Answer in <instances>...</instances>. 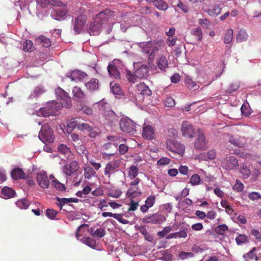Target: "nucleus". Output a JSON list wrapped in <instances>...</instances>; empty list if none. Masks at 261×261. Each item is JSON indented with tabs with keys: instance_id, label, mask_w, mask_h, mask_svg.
Masks as SVG:
<instances>
[{
	"instance_id": "obj_62",
	"label": "nucleus",
	"mask_w": 261,
	"mask_h": 261,
	"mask_svg": "<svg viewBox=\"0 0 261 261\" xmlns=\"http://www.w3.org/2000/svg\"><path fill=\"white\" fill-rule=\"evenodd\" d=\"M228 228L225 224L219 225L216 227V231L220 234H223V233L228 230Z\"/></svg>"
},
{
	"instance_id": "obj_1",
	"label": "nucleus",
	"mask_w": 261,
	"mask_h": 261,
	"mask_svg": "<svg viewBox=\"0 0 261 261\" xmlns=\"http://www.w3.org/2000/svg\"><path fill=\"white\" fill-rule=\"evenodd\" d=\"M113 15V12L110 10H106L99 13L93 19V21L88 24V32L91 35L99 34L103 24L106 23L109 18Z\"/></svg>"
},
{
	"instance_id": "obj_20",
	"label": "nucleus",
	"mask_w": 261,
	"mask_h": 261,
	"mask_svg": "<svg viewBox=\"0 0 261 261\" xmlns=\"http://www.w3.org/2000/svg\"><path fill=\"white\" fill-rule=\"evenodd\" d=\"M11 176L13 179L18 180L24 179L25 174L22 169L19 168H14L11 172Z\"/></svg>"
},
{
	"instance_id": "obj_56",
	"label": "nucleus",
	"mask_w": 261,
	"mask_h": 261,
	"mask_svg": "<svg viewBox=\"0 0 261 261\" xmlns=\"http://www.w3.org/2000/svg\"><path fill=\"white\" fill-rule=\"evenodd\" d=\"M57 201H58V203L57 204L58 206H59L61 210L63 206L65 204L69 203L68 202V198H60L59 197L56 198Z\"/></svg>"
},
{
	"instance_id": "obj_49",
	"label": "nucleus",
	"mask_w": 261,
	"mask_h": 261,
	"mask_svg": "<svg viewBox=\"0 0 261 261\" xmlns=\"http://www.w3.org/2000/svg\"><path fill=\"white\" fill-rule=\"evenodd\" d=\"M110 86L111 87V91L113 94H120L121 93V88L118 84L114 83L113 84V83H111Z\"/></svg>"
},
{
	"instance_id": "obj_39",
	"label": "nucleus",
	"mask_w": 261,
	"mask_h": 261,
	"mask_svg": "<svg viewBox=\"0 0 261 261\" xmlns=\"http://www.w3.org/2000/svg\"><path fill=\"white\" fill-rule=\"evenodd\" d=\"M248 35L245 31L241 30L237 35L236 40L238 42L245 41L247 38Z\"/></svg>"
},
{
	"instance_id": "obj_45",
	"label": "nucleus",
	"mask_w": 261,
	"mask_h": 261,
	"mask_svg": "<svg viewBox=\"0 0 261 261\" xmlns=\"http://www.w3.org/2000/svg\"><path fill=\"white\" fill-rule=\"evenodd\" d=\"M125 73L126 77L129 82L135 83L136 82L138 77L136 75V72H135V74H134L130 71L126 70Z\"/></svg>"
},
{
	"instance_id": "obj_31",
	"label": "nucleus",
	"mask_w": 261,
	"mask_h": 261,
	"mask_svg": "<svg viewBox=\"0 0 261 261\" xmlns=\"http://www.w3.org/2000/svg\"><path fill=\"white\" fill-rule=\"evenodd\" d=\"M153 5L161 10H166L168 8L167 3L163 0H154Z\"/></svg>"
},
{
	"instance_id": "obj_25",
	"label": "nucleus",
	"mask_w": 261,
	"mask_h": 261,
	"mask_svg": "<svg viewBox=\"0 0 261 261\" xmlns=\"http://www.w3.org/2000/svg\"><path fill=\"white\" fill-rule=\"evenodd\" d=\"M50 178L51 179V185L53 187L55 188L57 190L61 191L65 190V185L55 179V177L53 175H50Z\"/></svg>"
},
{
	"instance_id": "obj_59",
	"label": "nucleus",
	"mask_w": 261,
	"mask_h": 261,
	"mask_svg": "<svg viewBox=\"0 0 261 261\" xmlns=\"http://www.w3.org/2000/svg\"><path fill=\"white\" fill-rule=\"evenodd\" d=\"M186 84L189 89L190 90H196L198 88V86L194 81L189 80L186 82Z\"/></svg>"
},
{
	"instance_id": "obj_13",
	"label": "nucleus",
	"mask_w": 261,
	"mask_h": 261,
	"mask_svg": "<svg viewBox=\"0 0 261 261\" xmlns=\"http://www.w3.org/2000/svg\"><path fill=\"white\" fill-rule=\"evenodd\" d=\"M197 137L194 144V147L198 150H205L207 148V142L205 137L201 132H197Z\"/></svg>"
},
{
	"instance_id": "obj_30",
	"label": "nucleus",
	"mask_w": 261,
	"mask_h": 261,
	"mask_svg": "<svg viewBox=\"0 0 261 261\" xmlns=\"http://www.w3.org/2000/svg\"><path fill=\"white\" fill-rule=\"evenodd\" d=\"M142 194L141 190L137 188L136 191H133V187H130L128 190L126 195L130 198H134L140 196Z\"/></svg>"
},
{
	"instance_id": "obj_34",
	"label": "nucleus",
	"mask_w": 261,
	"mask_h": 261,
	"mask_svg": "<svg viewBox=\"0 0 261 261\" xmlns=\"http://www.w3.org/2000/svg\"><path fill=\"white\" fill-rule=\"evenodd\" d=\"M191 34L197 37L198 41H200L202 39V33L201 29L199 27L193 28L191 31Z\"/></svg>"
},
{
	"instance_id": "obj_63",
	"label": "nucleus",
	"mask_w": 261,
	"mask_h": 261,
	"mask_svg": "<svg viewBox=\"0 0 261 261\" xmlns=\"http://www.w3.org/2000/svg\"><path fill=\"white\" fill-rule=\"evenodd\" d=\"M175 101L172 97H167L164 100V104L166 107H172L175 105Z\"/></svg>"
},
{
	"instance_id": "obj_61",
	"label": "nucleus",
	"mask_w": 261,
	"mask_h": 261,
	"mask_svg": "<svg viewBox=\"0 0 261 261\" xmlns=\"http://www.w3.org/2000/svg\"><path fill=\"white\" fill-rule=\"evenodd\" d=\"M82 73L79 70H75L71 72L70 79L72 81H74L76 79H80L82 76Z\"/></svg>"
},
{
	"instance_id": "obj_23",
	"label": "nucleus",
	"mask_w": 261,
	"mask_h": 261,
	"mask_svg": "<svg viewBox=\"0 0 261 261\" xmlns=\"http://www.w3.org/2000/svg\"><path fill=\"white\" fill-rule=\"evenodd\" d=\"M15 191L11 188L5 187L1 191V194L5 199L11 198L14 197L15 195Z\"/></svg>"
},
{
	"instance_id": "obj_27",
	"label": "nucleus",
	"mask_w": 261,
	"mask_h": 261,
	"mask_svg": "<svg viewBox=\"0 0 261 261\" xmlns=\"http://www.w3.org/2000/svg\"><path fill=\"white\" fill-rule=\"evenodd\" d=\"M37 42L44 47H48L51 45L50 39L43 35L40 36L36 39Z\"/></svg>"
},
{
	"instance_id": "obj_24",
	"label": "nucleus",
	"mask_w": 261,
	"mask_h": 261,
	"mask_svg": "<svg viewBox=\"0 0 261 261\" xmlns=\"http://www.w3.org/2000/svg\"><path fill=\"white\" fill-rule=\"evenodd\" d=\"M137 90L141 92V93L143 95L150 96L152 94L151 90L149 87L146 85L144 83H140L137 85Z\"/></svg>"
},
{
	"instance_id": "obj_18",
	"label": "nucleus",
	"mask_w": 261,
	"mask_h": 261,
	"mask_svg": "<svg viewBox=\"0 0 261 261\" xmlns=\"http://www.w3.org/2000/svg\"><path fill=\"white\" fill-rule=\"evenodd\" d=\"M228 141L231 144L238 147H243L246 144L245 139L241 137L238 138L237 137L230 136Z\"/></svg>"
},
{
	"instance_id": "obj_8",
	"label": "nucleus",
	"mask_w": 261,
	"mask_h": 261,
	"mask_svg": "<svg viewBox=\"0 0 261 261\" xmlns=\"http://www.w3.org/2000/svg\"><path fill=\"white\" fill-rule=\"evenodd\" d=\"M67 127L68 129L72 130L75 129H77L80 130H92V127L87 123H80L77 122L75 118H71L68 120L66 122Z\"/></svg>"
},
{
	"instance_id": "obj_52",
	"label": "nucleus",
	"mask_w": 261,
	"mask_h": 261,
	"mask_svg": "<svg viewBox=\"0 0 261 261\" xmlns=\"http://www.w3.org/2000/svg\"><path fill=\"white\" fill-rule=\"evenodd\" d=\"M199 23L205 29H210L211 25L210 21L207 19H200L199 20Z\"/></svg>"
},
{
	"instance_id": "obj_53",
	"label": "nucleus",
	"mask_w": 261,
	"mask_h": 261,
	"mask_svg": "<svg viewBox=\"0 0 261 261\" xmlns=\"http://www.w3.org/2000/svg\"><path fill=\"white\" fill-rule=\"evenodd\" d=\"M143 137L147 140H152L155 138L154 132H142Z\"/></svg>"
},
{
	"instance_id": "obj_29",
	"label": "nucleus",
	"mask_w": 261,
	"mask_h": 261,
	"mask_svg": "<svg viewBox=\"0 0 261 261\" xmlns=\"http://www.w3.org/2000/svg\"><path fill=\"white\" fill-rule=\"evenodd\" d=\"M72 93L74 98L76 99V100H81L84 98L85 96L83 91L81 90V88L79 87H74L72 90Z\"/></svg>"
},
{
	"instance_id": "obj_35",
	"label": "nucleus",
	"mask_w": 261,
	"mask_h": 261,
	"mask_svg": "<svg viewBox=\"0 0 261 261\" xmlns=\"http://www.w3.org/2000/svg\"><path fill=\"white\" fill-rule=\"evenodd\" d=\"M45 90H44V88L42 86H37L36 87L33 93H32L30 95V98H35L39 96L40 95L43 94L44 92H45Z\"/></svg>"
},
{
	"instance_id": "obj_19",
	"label": "nucleus",
	"mask_w": 261,
	"mask_h": 261,
	"mask_svg": "<svg viewBox=\"0 0 261 261\" xmlns=\"http://www.w3.org/2000/svg\"><path fill=\"white\" fill-rule=\"evenodd\" d=\"M107 68L109 74L110 76H113L116 79L120 78V73L113 62L109 63Z\"/></svg>"
},
{
	"instance_id": "obj_42",
	"label": "nucleus",
	"mask_w": 261,
	"mask_h": 261,
	"mask_svg": "<svg viewBox=\"0 0 261 261\" xmlns=\"http://www.w3.org/2000/svg\"><path fill=\"white\" fill-rule=\"evenodd\" d=\"M16 204L21 209H27L30 205V202L26 199H22L18 200Z\"/></svg>"
},
{
	"instance_id": "obj_26",
	"label": "nucleus",
	"mask_w": 261,
	"mask_h": 261,
	"mask_svg": "<svg viewBox=\"0 0 261 261\" xmlns=\"http://www.w3.org/2000/svg\"><path fill=\"white\" fill-rule=\"evenodd\" d=\"M157 65L159 69L165 70L168 67L167 58L164 56H162L158 59Z\"/></svg>"
},
{
	"instance_id": "obj_37",
	"label": "nucleus",
	"mask_w": 261,
	"mask_h": 261,
	"mask_svg": "<svg viewBox=\"0 0 261 261\" xmlns=\"http://www.w3.org/2000/svg\"><path fill=\"white\" fill-rule=\"evenodd\" d=\"M202 182L200 176L197 174H194L190 178V183L192 186H197L200 185Z\"/></svg>"
},
{
	"instance_id": "obj_33",
	"label": "nucleus",
	"mask_w": 261,
	"mask_h": 261,
	"mask_svg": "<svg viewBox=\"0 0 261 261\" xmlns=\"http://www.w3.org/2000/svg\"><path fill=\"white\" fill-rule=\"evenodd\" d=\"M89 232L93 237H97L100 238H102L106 234L105 231L103 228H98L94 231V229L91 228Z\"/></svg>"
},
{
	"instance_id": "obj_51",
	"label": "nucleus",
	"mask_w": 261,
	"mask_h": 261,
	"mask_svg": "<svg viewBox=\"0 0 261 261\" xmlns=\"http://www.w3.org/2000/svg\"><path fill=\"white\" fill-rule=\"evenodd\" d=\"M236 241L238 245H241L246 243L248 241V239L246 235L240 234L236 238Z\"/></svg>"
},
{
	"instance_id": "obj_14",
	"label": "nucleus",
	"mask_w": 261,
	"mask_h": 261,
	"mask_svg": "<svg viewBox=\"0 0 261 261\" xmlns=\"http://www.w3.org/2000/svg\"><path fill=\"white\" fill-rule=\"evenodd\" d=\"M57 95L63 100L62 105H64L66 108H69L71 105V98L68 93L63 89L59 87L56 89Z\"/></svg>"
},
{
	"instance_id": "obj_60",
	"label": "nucleus",
	"mask_w": 261,
	"mask_h": 261,
	"mask_svg": "<svg viewBox=\"0 0 261 261\" xmlns=\"http://www.w3.org/2000/svg\"><path fill=\"white\" fill-rule=\"evenodd\" d=\"M139 206V202L132 200L129 204L128 211H135Z\"/></svg>"
},
{
	"instance_id": "obj_43",
	"label": "nucleus",
	"mask_w": 261,
	"mask_h": 261,
	"mask_svg": "<svg viewBox=\"0 0 261 261\" xmlns=\"http://www.w3.org/2000/svg\"><path fill=\"white\" fill-rule=\"evenodd\" d=\"M35 47L32 41L27 40L23 43V50L25 51H32L34 50Z\"/></svg>"
},
{
	"instance_id": "obj_2",
	"label": "nucleus",
	"mask_w": 261,
	"mask_h": 261,
	"mask_svg": "<svg viewBox=\"0 0 261 261\" xmlns=\"http://www.w3.org/2000/svg\"><path fill=\"white\" fill-rule=\"evenodd\" d=\"M138 46L141 48L143 54L148 55V60L152 61L159 51V45L158 42L147 41L146 42H139Z\"/></svg>"
},
{
	"instance_id": "obj_41",
	"label": "nucleus",
	"mask_w": 261,
	"mask_h": 261,
	"mask_svg": "<svg viewBox=\"0 0 261 261\" xmlns=\"http://www.w3.org/2000/svg\"><path fill=\"white\" fill-rule=\"evenodd\" d=\"M233 32L231 29L227 30L224 37V42L226 44L230 43L233 39Z\"/></svg>"
},
{
	"instance_id": "obj_58",
	"label": "nucleus",
	"mask_w": 261,
	"mask_h": 261,
	"mask_svg": "<svg viewBox=\"0 0 261 261\" xmlns=\"http://www.w3.org/2000/svg\"><path fill=\"white\" fill-rule=\"evenodd\" d=\"M193 129V125L189 121H184L182 124L181 130H191Z\"/></svg>"
},
{
	"instance_id": "obj_21",
	"label": "nucleus",
	"mask_w": 261,
	"mask_h": 261,
	"mask_svg": "<svg viewBox=\"0 0 261 261\" xmlns=\"http://www.w3.org/2000/svg\"><path fill=\"white\" fill-rule=\"evenodd\" d=\"M58 151L61 154L65 155L67 158H69L72 155V152L69 147L66 145L61 144L58 147Z\"/></svg>"
},
{
	"instance_id": "obj_64",
	"label": "nucleus",
	"mask_w": 261,
	"mask_h": 261,
	"mask_svg": "<svg viewBox=\"0 0 261 261\" xmlns=\"http://www.w3.org/2000/svg\"><path fill=\"white\" fill-rule=\"evenodd\" d=\"M248 197L252 200H255L261 199V195L258 192H253L249 194Z\"/></svg>"
},
{
	"instance_id": "obj_16",
	"label": "nucleus",
	"mask_w": 261,
	"mask_h": 261,
	"mask_svg": "<svg viewBox=\"0 0 261 261\" xmlns=\"http://www.w3.org/2000/svg\"><path fill=\"white\" fill-rule=\"evenodd\" d=\"M38 137L44 143H52L55 139L53 132H39Z\"/></svg>"
},
{
	"instance_id": "obj_47",
	"label": "nucleus",
	"mask_w": 261,
	"mask_h": 261,
	"mask_svg": "<svg viewBox=\"0 0 261 261\" xmlns=\"http://www.w3.org/2000/svg\"><path fill=\"white\" fill-rule=\"evenodd\" d=\"M58 214V212L54 209L48 208L46 211V216L50 219L54 220L55 219L57 215Z\"/></svg>"
},
{
	"instance_id": "obj_50",
	"label": "nucleus",
	"mask_w": 261,
	"mask_h": 261,
	"mask_svg": "<svg viewBox=\"0 0 261 261\" xmlns=\"http://www.w3.org/2000/svg\"><path fill=\"white\" fill-rule=\"evenodd\" d=\"M172 230V229L171 226L165 227L162 231L158 232V236L159 237L164 238L167 235V233L170 232Z\"/></svg>"
},
{
	"instance_id": "obj_7",
	"label": "nucleus",
	"mask_w": 261,
	"mask_h": 261,
	"mask_svg": "<svg viewBox=\"0 0 261 261\" xmlns=\"http://www.w3.org/2000/svg\"><path fill=\"white\" fill-rule=\"evenodd\" d=\"M69 9L66 5L64 6L57 7L53 9L50 13L51 17L59 21L65 19L68 16Z\"/></svg>"
},
{
	"instance_id": "obj_54",
	"label": "nucleus",
	"mask_w": 261,
	"mask_h": 261,
	"mask_svg": "<svg viewBox=\"0 0 261 261\" xmlns=\"http://www.w3.org/2000/svg\"><path fill=\"white\" fill-rule=\"evenodd\" d=\"M114 218L116 219L123 224H127L129 223L128 220L123 218L122 217V214H115Z\"/></svg>"
},
{
	"instance_id": "obj_10",
	"label": "nucleus",
	"mask_w": 261,
	"mask_h": 261,
	"mask_svg": "<svg viewBox=\"0 0 261 261\" xmlns=\"http://www.w3.org/2000/svg\"><path fill=\"white\" fill-rule=\"evenodd\" d=\"M121 163V161L119 159L108 162L106 165L104 174L108 178H110L111 174L114 173L115 170L120 166Z\"/></svg>"
},
{
	"instance_id": "obj_28",
	"label": "nucleus",
	"mask_w": 261,
	"mask_h": 261,
	"mask_svg": "<svg viewBox=\"0 0 261 261\" xmlns=\"http://www.w3.org/2000/svg\"><path fill=\"white\" fill-rule=\"evenodd\" d=\"M105 116L106 119L111 122V123H115L117 121L118 116L116 115L115 113L112 111H108L106 114Z\"/></svg>"
},
{
	"instance_id": "obj_48",
	"label": "nucleus",
	"mask_w": 261,
	"mask_h": 261,
	"mask_svg": "<svg viewBox=\"0 0 261 261\" xmlns=\"http://www.w3.org/2000/svg\"><path fill=\"white\" fill-rule=\"evenodd\" d=\"M244 188V185L239 179L236 180V183L232 187V189L234 191L239 192H242Z\"/></svg>"
},
{
	"instance_id": "obj_11",
	"label": "nucleus",
	"mask_w": 261,
	"mask_h": 261,
	"mask_svg": "<svg viewBox=\"0 0 261 261\" xmlns=\"http://www.w3.org/2000/svg\"><path fill=\"white\" fill-rule=\"evenodd\" d=\"M119 125L121 130H136V123L127 117H122Z\"/></svg>"
},
{
	"instance_id": "obj_38",
	"label": "nucleus",
	"mask_w": 261,
	"mask_h": 261,
	"mask_svg": "<svg viewBox=\"0 0 261 261\" xmlns=\"http://www.w3.org/2000/svg\"><path fill=\"white\" fill-rule=\"evenodd\" d=\"M255 250L256 248L253 247L249 252L244 254L243 255V257L246 259L248 258L250 259L257 260L258 259V257L257 256L256 254L254 253Z\"/></svg>"
},
{
	"instance_id": "obj_57",
	"label": "nucleus",
	"mask_w": 261,
	"mask_h": 261,
	"mask_svg": "<svg viewBox=\"0 0 261 261\" xmlns=\"http://www.w3.org/2000/svg\"><path fill=\"white\" fill-rule=\"evenodd\" d=\"M155 198L154 196H149L145 200V204L147 205L149 207L153 206L155 203Z\"/></svg>"
},
{
	"instance_id": "obj_4",
	"label": "nucleus",
	"mask_w": 261,
	"mask_h": 261,
	"mask_svg": "<svg viewBox=\"0 0 261 261\" xmlns=\"http://www.w3.org/2000/svg\"><path fill=\"white\" fill-rule=\"evenodd\" d=\"M167 148L170 151L182 155L185 152V146L175 140L171 135L166 140Z\"/></svg>"
},
{
	"instance_id": "obj_44",
	"label": "nucleus",
	"mask_w": 261,
	"mask_h": 261,
	"mask_svg": "<svg viewBox=\"0 0 261 261\" xmlns=\"http://www.w3.org/2000/svg\"><path fill=\"white\" fill-rule=\"evenodd\" d=\"M138 174V169L135 166H131L129 168L128 175L131 179L135 178Z\"/></svg>"
},
{
	"instance_id": "obj_55",
	"label": "nucleus",
	"mask_w": 261,
	"mask_h": 261,
	"mask_svg": "<svg viewBox=\"0 0 261 261\" xmlns=\"http://www.w3.org/2000/svg\"><path fill=\"white\" fill-rule=\"evenodd\" d=\"M66 136L69 139L70 138L73 141H76L79 139V136L78 134L75 133H72V132H66Z\"/></svg>"
},
{
	"instance_id": "obj_3",
	"label": "nucleus",
	"mask_w": 261,
	"mask_h": 261,
	"mask_svg": "<svg viewBox=\"0 0 261 261\" xmlns=\"http://www.w3.org/2000/svg\"><path fill=\"white\" fill-rule=\"evenodd\" d=\"M58 103L55 101H52L46 104L43 108H41L39 111L37 112L38 116L48 117L56 115L59 109H60Z\"/></svg>"
},
{
	"instance_id": "obj_36",
	"label": "nucleus",
	"mask_w": 261,
	"mask_h": 261,
	"mask_svg": "<svg viewBox=\"0 0 261 261\" xmlns=\"http://www.w3.org/2000/svg\"><path fill=\"white\" fill-rule=\"evenodd\" d=\"M96 172L90 166H86L84 167V177L86 179H90L94 176Z\"/></svg>"
},
{
	"instance_id": "obj_46",
	"label": "nucleus",
	"mask_w": 261,
	"mask_h": 261,
	"mask_svg": "<svg viewBox=\"0 0 261 261\" xmlns=\"http://www.w3.org/2000/svg\"><path fill=\"white\" fill-rule=\"evenodd\" d=\"M240 172L244 178H248L250 175V171L245 165H243L240 168Z\"/></svg>"
},
{
	"instance_id": "obj_17",
	"label": "nucleus",
	"mask_w": 261,
	"mask_h": 261,
	"mask_svg": "<svg viewBox=\"0 0 261 261\" xmlns=\"http://www.w3.org/2000/svg\"><path fill=\"white\" fill-rule=\"evenodd\" d=\"M136 75L139 79H143L147 76L149 68L146 65H141L136 71Z\"/></svg>"
},
{
	"instance_id": "obj_15",
	"label": "nucleus",
	"mask_w": 261,
	"mask_h": 261,
	"mask_svg": "<svg viewBox=\"0 0 261 261\" xmlns=\"http://www.w3.org/2000/svg\"><path fill=\"white\" fill-rule=\"evenodd\" d=\"M36 178L38 184L42 188L46 189L49 187L50 182L46 173H38Z\"/></svg>"
},
{
	"instance_id": "obj_22",
	"label": "nucleus",
	"mask_w": 261,
	"mask_h": 261,
	"mask_svg": "<svg viewBox=\"0 0 261 261\" xmlns=\"http://www.w3.org/2000/svg\"><path fill=\"white\" fill-rule=\"evenodd\" d=\"M87 88L90 91H93L99 88V82L96 79L92 78L85 84Z\"/></svg>"
},
{
	"instance_id": "obj_32",
	"label": "nucleus",
	"mask_w": 261,
	"mask_h": 261,
	"mask_svg": "<svg viewBox=\"0 0 261 261\" xmlns=\"http://www.w3.org/2000/svg\"><path fill=\"white\" fill-rule=\"evenodd\" d=\"M221 11V8L219 5L214 6L212 9L207 10V13L211 16H216L219 15Z\"/></svg>"
},
{
	"instance_id": "obj_12",
	"label": "nucleus",
	"mask_w": 261,
	"mask_h": 261,
	"mask_svg": "<svg viewBox=\"0 0 261 261\" xmlns=\"http://www.w3.org/2000/svg\"><path fill=\"white\" fill-rule=\"evenodd\" d=\"M80 167L76 161H72L69 164H67L63 167V172L67 176H70L75 174L79 171Z\"/></svg>"
},
{
	"instance_id": "obj_9",
	"label": "nucleus",
	"mask_w": 261,
	"mask_h": 261,
	"mask_svg": "<svg viewBox=\"0 0 261 261\" xmlns=\"http://www.w3.org/2000/svg\"><path fill=\"white\" fill-rule=\"evenodd\" d=\"M165 220L164 216L157 213L146 215L142 219V222L144 223L160 224Z\"/></svg>"
},
{
	"instance_id": "obj_5",
	"label": "nucleus",
	"mask_w": 261,
	"mask_h": 261,
	"mask_svg": "<svg viewBox=\"0 0 261 261\" xmlns=\"http://www.w3.org/2000/svg\"><path fill=\"white\" fill-rule=\"evenodd\" d=\"M87 20V17L85 15H79L72 19L71 22L75 34H79L83 31Z\"/></svg>"
},
{
	"instance_id": "obj_6",
	"label": "nucleus",
	"mask_w": 261,
	"mask_h": 261,
	"mask_svg": "<svg viewBox=\"0 0 261 261\" xmlns=\"http://www.w3.org/2000/svg\"><path fill=\"white\" fill-rule=\"evenodd\" d=\"M221 163L222 167L228 170H237L239 166L238 159L233 155L225 156Z\"/></svg>"
},
{
	"instance_id": "obj_40",
	"label": "nucleus",
	"mask_w": 261,
	"mask_h": 261,
	"mask_svg": "<svg viewBox=\"0 0 261 261\" xmlns=\"http://www.w3.org/2000/svg\"><path fill=\"white\" fill-rule=\"evenodd\" d=\"M84 243L92 248H95L96 246V242L93 239L90 237H85L83 239Z\"/></svg>"
}]
</instances>
